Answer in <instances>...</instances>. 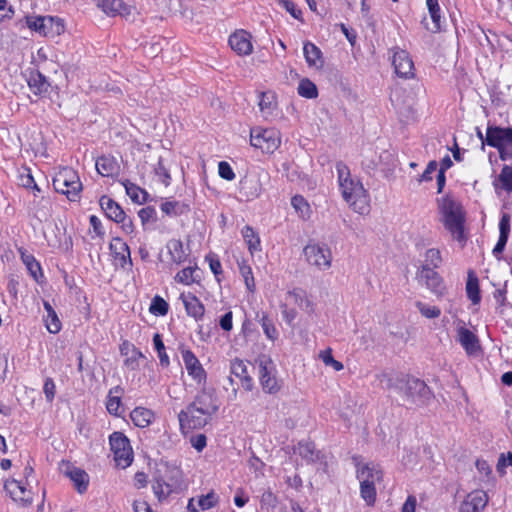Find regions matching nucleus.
Segmentation results:
<instances>
[{
	"instance_id": "1a4fd4ad",
	"label": "nucleus",
	"mask_w": 512,
	"mask_h": 512,
	"mask_svg": "<svg viewBox=\"0 0 512 512\" xmlns=\"http://www.w3.org/2000/svg\"><path fill=\"white\" fill-rule=\"evenodd\" d=\"M250 143L263 152L272 153L279 147L281 140L276 130L257 127L251 129Z\"/></svg>"
},
{
	"instance_id": "603ef678",
	"label": "nucleus",
	"mask_w": 512,
	"mask_h": 512,
	"mask_svg": "<svg viewBox=\"0 0 512 512\" xmlns=\"http://www.w3.org/2000/svg\"><path fill=\"white\" fill-rule=\"evenodd\" d=\"M238 266H239L240 274L244 278V282H245L247 289L250 292H254L255 281H254L251 267L246 263V261L239 262Z\"/></svg>"
},
{
	"instance_id": "de8ad7c7",
	"label": "nucleus",
	"mask_w": 512,
	"mask_h": 512,
	"mask_svg": "<svg viewBox=\"0 0 512 512\" xmlns=\"http://www.w3.org/2000/svg\"><path fill=\"white\" fill-rule=\"evenodd\" d=\"M360 495L361 498L366 502L368 506H373L376 502V488L369 482L367 478L364 481H360Z\"/></svg>"
},
{
	"instance_id": "13d9d810",
	"label": "nucleus",
	"mask_w": 512,
	"mask_h": 512,
	"mask_svg": "<svg viewBox=\"0 0 512 512\" xmlns=\"http://www.w3.org/2000/svg\"><path fill=\"white\" fill-rule=\"evenodd\" d=\"M416 307L422 316L428 319L438 318L441 314V310L436 306H429L421 301L416 302Z\"/></svg>"
},
{
	"instance_id": "37998d69",
	"label": "nucleus",
	"mask_w": 512,
	"mask_h": 512,
	"mask_svg": "<svg viewBox=\"0 0 512 512\" xmlns=\"http://www.w3.org/2000/svg\"><path fill=\"white\" fill-rule=\"evenodd\" d=\"M167 249L173 262L181 264L186 260V253L181 240L171 239L167 243Z\"/></svg>"
},
{
	"instance_id": "a18cd8bd",
	"label": "nucleus",
	"mask_w": 512,
	"mask_h": 512,
	"mask_svg": "<svg viewBox=\"0 0 512 512\" xmlns=\"http://www.w3.org/2000/svg\"><path fill=\"white\" fill-rule=\"evenodd\" d=\"M199 279L200 276L197 267H186L179 271L175 276V280L177 282L185 285H190L194 282H199Z\"/></svg>"
},
{
	"instance_id": "052dcab7",
	"label": "nucleus",
	"mask_w": 512,
	"mask_h": 512,
	"mask_svg": "<svg viewBox=\"0 0 512 512\" xmlns=\"http://www.w3.org/2000/svg\"><path fill=\"white\" fill-rule=\"evenodd\" d=\"M46 328L50 333L56 334L61 330V322L56 314H49L46 315Z\"/></svg>"
},
{
	"instance_id": "2f4dec72",
	"label": "nucleus",
	"mask_w": 512,
	"mask_h": 512,
	"mask_svg": "<svg viewBox=\"0 0 512 512\" xmlns=\"http://www.w3.org/2000/svg\"><path fill=\"white\" fill-rule=\"evenodd\" d=\"M258 106L263 117L270 118L277 108L276 95L271 91L260 92Z\"/></svg>"
},
{
	"instance_id": "423d86ee",
	"label": "nucleus",
	"mask_w": 512,
	"mask_h": 512,
	"mask_svg": "<svg viewBox=\"0 0 512 512\" xmlns=\"http://www.w3.org/2000/svg\"><path fill=\"white\" fill-rule=\"evenodd\" d=\"M29 29L34 32H64V19L58 16H26L20 29Z\"/></svg>"
},
{
	"instance_id": "58836bf2",
	"label": "nucleus",
	"mask_w": 512,
	"mask_h": 512,
	"mask_svg": "<svg viewBox=\"0 0 512 512\" xmlns=\"http://www.w3.org/2000/svg\"><path fill=\"white\" fill-rule=\"evenodd\" d=\"M123 389L120 386H116L110 389L108 399L106 403L107 411L115 416H119L121 413V394Z\"/></svg>"
},
{
	"instance_id": "0e129e2a",
	"label": "nucleus",
	"mask_w": 512,
	"mask_h": 512,
	"mask_svg": "<svg viewBox=\"0 0 512 512\" xmlns=\"http://www.w3.org/2000/svg\"><path fill=\"white\" fill-rule=\"evenodd\" d=\"M138 216L144 225L149 221H156V210L153 206H146L139 210Z\"/></svg>"
},
{
	"instance_id": "a19ab883",
	"label": "nucleus",
	"mask_w": 512,
	"mask_h": 512,
	"mask_svg": "<svg viewBox=\"0 0 512 512\" xmlns=\"http://www.w3.org/2000/svg\"><path fill=\"white\" fill-rule=\"evenodd\" d=\"M498 184H500V188L507 193L512 192V164L502 167L500 174L493 182L495 189L498 188Z\"/></svg>"
},
{
	"instance_id": "ea45409f",
	"label": "nucleus",
	"mask_w": 512,
	"mask_h": 512,
	"mask_svg": "<svg viewBox=\"0 0 512 512\" xmlns=\"http://www.w3.org/2000/svg\"><path fill=\"white\" fill-rule=\"evenodd\" d=\"M240 192L248 199H255L262 193V187L258 180L246 178L241 182Z\"/></svg>"
},
{
	"instance_id": "7ed1b4c3",
	"label": "nucleus",
	"mask_w": 512,
	"mask_h": 512,
	"mask_svg": "<svg viewBox=\"0 0 512 512\" xmlns=\"http://www.w3.org/2000/svg\"><path fill=\"white\" fill-rule=\"evenodd\" d=\"M438 208L444 227L457 241H464L465 213L461 204L451 196L446 195L438 200Z\"/></svg>"
},
{
	"instance_id": "f3484780",
	"label": "nucleus",
	"mask_w": 512,
	"mask_h": 512,
	"mask_svg": "<svg viewBox=\"0 0 512 512\" xmlns=\"http://www.w3.org/2000/svg\"><path fill=\"white\" fill-rule=\"evenodd\" d=\"M63 474L68 477L78 493L83 494L87 491L89 485V475L85 470L66 463L62 468Z\"/></svg>"
},
{
	"instance_id": "393cba45",
	"label": "nucleus",
	"mask_w": 512,
	"mask_h": 512,
	"mask_svg": "<svg viewBox=\"0 0 512 512\" xmlns=\"http://www.w3.org/2000/svg\"><path fill=\"white\" fill-rule=\"evenodd\" d=\"M99 205L108 219L114 222L123 220L124 210L112 198L106 195L101 196L99 199Z\"/></svg>"
},
{
	"instance_id": "ddd939ff",
	"label": "nucleus",
	"mask_w": 512,
	"mask_h": 512,
	"mask_svg": "<svg viewBox=\"0 0 512 512\" xmlns=\"http://www.w3.org/2000/svg\"><path fill=\"white\" fill-rule=\"evenodd\" d=\"M417 278L437 297H442L445 294L446 288L442 277L435 271V269L428 267V264H423L421 266L417 273Z\"/></svg>"
},
{
	"instance_id": "f8f14e48",
	"label": "nucleus",
	"mask_w": 512,
	"mask_h": 512,
	"mask_svg": "<svg viewBox=\"0 0 512 512\" xmlns=\"http://www.w3.org/2000/svg\"><path fill=\"white\" fill-rule=\"evenodd\" d=\"M259 364V382L265 393L276 394L280 390V385L275 376V365L268 357H260Z\"/></svg>"
},
{
	"instance_id": "09e8293b",
	"label": "nucleus",
	"mask_w": 512,
	"mask_h": 512,
	"mask_svg": "<svg viewBox=\"0 0 512 512\" xmlns=\"http://www.w3.org/2000/svg\"><path fill=\"white\" fill-rule=\"evenodd\" d=\"M152 489L159 501L167 498L173 491L172 486L160 478L155 479Z\"/></svg>"
},
{
	"instance_id": "a878e982",
	"label": "nucleus",
	"mask_w": 512,
	"mask_h": 512,
	"mask_svg": "<svg viewBox=\"0 0 512 512\" xmlns=\"http://www.w3.org/2000/svg\"><path fill=\"white\" fill-rule=\"evenodd\" d=\"M356 475L359 481H364L367 478L369 482H372V485L383 479V471L380 466L373 463L357 465Z\"/></svg>"
},
{
	"instance_id": "864d4df0",
	"label": "nucleus",
	"mask_w": 512,
	"mask_h": 512,
	"mask_svg": "<svg viewBox=\"0 0 512 512\" xmlns=\"http://www.w3.org/2000/svg\"><path fill=\"white\" fill-rule=\"evenodd\" d=\"M169 305L160 296H155L152 299L149 311L156 316H165L168 313Z\"/></svg>"
},
{
	"instance_id": "c9c22d12",
	"label": "nucleus",
	"mask_w": 512,
	"mask_h": 512,
	"mask_svg": "<svg viewBox=\"0 0 512 512\" xmlns=\"http://www.w3.org/2000/svg\"><path fill=\"white\" fill-rule=\"evenodd\" d=\"M466 294L473 304H479L481 301V294L479 288V280L473 270L468 271L466 282Z\"/></svg>"
},
{
	"instance_id": "680f3d73",
	"label": "nucleus",
	"mask_w": 512,
	"mask_h": 512,
	"mask_svg": "<svg viewBox=\"0 0 512 512\" xmlns=\"http://www.w3.org/2000/svg\"><path fill=\"white\" fill-rule=\"evenodd\" d=\"M219 176L225 180L232 181L235 179V173L231 165L226 161H221L218 164Z\"/></svg>"
},
{
	"instance_id": "dca6fc26",
	"label": "nucleus",
	"mask_w": 512,
	"mask_h": 512,
	"mask_svg": "<svg viewBox=\"0 0 512 512\" xmlns=\"http://www.w3.org/2000/svg\"><path fill=\"white\" fill-rule=\"evenodd\" d=\"M109 248L117 266L122 269H126L127 266L129 268L132 267L129 246L122 238L114 237L110 242Z\"/></svg>"
},
{
	"instance_id": "0eeeda50",
	"label": "nucleus",
	"mask_w": 512,
	"mask_h": 512,
	"mask_svg": "<svg viewBox=\"0 0 512 512\" xmlns=\"http://www.w3.org/2000/svg\"><path fill=\"white\" fill-rule=\"evenodd\" d=\"M111 451L118 466L126 468L133 461L129 439L122 432H113L109 437Z\"/></svg>"
},
{
	"instance_id": "72a5a7b5",
	"label": "nucleus",
	"mask_w": 512,
	"mask_h": 512,
	"mask_svg": "<svg viewBox=\"0 0 512 512\" xmlns=\"http://www.w3.org/2000/svg\"><path fill=\"white\" fill-rule=\"evenodd\" d=\"M458 340L465 351L469 354H472L479 349L477 336L465 327H460L458 329Z\"/></svg>"
},
{
	"instance_id": "49530a36",
	"label": "nucleus",
	"mask_w": 512,
	"mask_h": 512,
	"mask_svg": "<svg viewBox=\"0 0 512 512\" xmlns=\"http://www.w3.org/2000/svg\"><path fill=\"white\" fill-rule=\"evenodd\" d=\"M297 92L301 97L307 99H315L318 96L317 86L308 78H303L300 80Z\"/></svg>"
},
{
	"instance_id": "9d476101",
	"label": "nucleus",
	"mask_w": 512,
	"mask_h": 512,
	"mask_svg": "<svg viewBox=\"0 0 512 512\" xmlns=\"http://www.w3.org/2000/svg\"><path fill=\"white\" fill-rule=\"evenodd\" d=\"M303 253L307 262L319 270H326L331 267L332 253L326 244L309 243L304 247Z\"/></svg>"
},
{
	"instance_id": "5fc2aeb1",
	"label": "nucleus",
	"mask_w": 512,
	"mask_h": 512,
	"mask_svg": "<svg viewBox=\"0 0 512 512\" xmlns=\"http://www.w3.org/2000/svg\"><path fill=\"white\" fill-rule=\"evenodd\" d=\"M155 175L158 176L159 180L167 187L171 184V175L168 167L164 164L163 158H159L155 169Z\"/></svg>"
},
{
	"instance_id": "5701e85b",
	"label": "nucleus",
	"mask_w": 512,
	"mask_h": 512,
	"mask_svg": "<svg viewBox=\"0 0 512 512\" xmlns=\"http://www.w3.org/2000/svg\"><path fill=\"white\" fill-rule=\"evenodd\" d=\"M18 253L23 264L26 266L31 277L38 283L44 278V274L42 272V268L40 263L36 260V258L27 252V250L23 247L18 248Z\"/></svg>"
},
{
	"instance_id": "7c9ffc66",
	"label": "nucleus",
	"mask_w": 512,
	"mask_h": 512,
	"mask_svg": "<svg viewBox=\"0 0 512 512\" xmlns=\"http://www.w3.org/2000/svg\"><path fill=\"white\" fill-rule=\"evenodd\" d=\"M294 452L308 463H314L320 459V451L316 449L313 442L308 440L299 441Z\"/></svg>"
},
{
	"instance_id": "bf43d9fd",
	"label": "nucleus",
	"mask_w": 512,
	"mask_h": 512,
	"mask_svg": "<svg viewBox=\"0 0 512 512\" xmlns=\"http://www.w3.org/2000/svg\"><path fill=\"white\" fill-rule=\"evenodd\" d=\"M425 264L433 269L438 268L442 262L441 253L438 249L431 248L425 253Z\"/></svg>"
},
{
	"instance_id": "e2e57ef3",
	"label": "nucleus",
	"mask_w": 512,
	"mask_h": 512,
	"mask_svg": "<svg viewBox=\"0 0 512 512\" xmlns=\"http://www.w3.org/2000/svg\"><path fill=\"white\" fill-rule=\"evenodd\" d=\"M43 392L45 394L46 401L51 403L54 400L56 394V385L54 380L50 377H47L44 381Z\"/></svg>"
},
{
	"instance_id": "bb28decb",
	"label": "nucleus",
	"mask_w": 512,
	"mask_h": 512,
	"mask_svg": "<svg viewBox=\"0 0 512 512\" xmlns=\"http://www.w3.org/2000/svg\"><path fill=\"white\" fill-rule=\"evenodd\" d=\"M180 298L183 301L187 314L195 320H200L204 316L205 308L202 302L193 294H181Z\"/></svg>"
},
{
	"instance_id": "c756f323",
	"label": "nucleus",
	"mask_w": 512,
	"mask_h": 512,
	"mask_svg": "<svg viewBox=\"0 0 512 512\" xmlns=\"http://www.w3.org/2000/svg\"><path fill=\"white\" fill-rule=\"evenodd\" d=\"M97 172L103 177H113L118 173L119 165L113 156H100L96 163Z\"/></svg>"
},
{
	"instance_id": "e433bc0d",
	"label": "nucleus",
	"mask_w": 512,
	"mask_h": 512,
	"mask_svg": "<svg viewBox=\"0 0 512 512\" xmlns=\"http://www.w3.org/2000/svg\"><path fill=\"white\" fill-rule=\"evenodd\" d=\"M130 418L135 426L140 428L148 427L154 419V413L152 410L136 407L131 413Z\"/></svg>"
},
{
	"instance_id": "aec40b11",
	"label": "nucleus",
	"mask_w": 512,
	"mask_h": 512,
	"mask_svg": "<svg viewBox=\"0 0 512 512\" xmlns=\"http://www.w3.org/2000/svg\"><path fill=\"white\" fill-rule=\"evenodd\" d=\"M119 350L121 355L127 357L124 361V365L130 370L138 369V360L143 357L142 352L128 340L122 341Z\"/></svg>"
},
{
	"instance_id": "69168bd1",
	"label": "nucleus",
	"mask_w": 512,
	"mask_h": 512,
	"mask_svg": "<svg viewBox=\"0 0 512 512\" xmlns=\"http://www.w3.org/2000/svg\"><path fill=\"white\" fill-rule=\"evenodd\" d=\"M510 221L511 216L508 213H502L500 221H499V235L503 237H508L510 234Z\"/></svg>"
},
{
	"instance_id": "4468645a",
	"label": "nucleus",
	"mask_w": 512,
	"mask_h": 512,
	"mask_svg": "<svg viewBox=\"0 0 512 512\" xmlns=\"http://www.w3.org/2000/svg\"><path fill=\"white\" fill-rule=\"evenodd\" d=\"M392 65L397 76L404 79L414 76V63L406 50L393 48Z\"/></svg>"
},
{
	"instance_id": "20e7f679",
	"label": "nucleus",
	"mask_w": 512,
	"mask_h": 512,
	"mask_svg": "<svg viewBox=\"0 0 512 512\" xmlns=\"http://www.w3.org/2000/svg\"><path fill=\"white\" fill-rule=\"evenodd\" d=\"M485 141L488 146L497 149L500 160L512 159V127L488 125Z\"/></svg>"
},
{
	"instance_id": "f704fd0d",
	"label": "nucleus",
	"mask_w": 512,
	"mask_h": 512,
	"mask_svg": "<svg viewBox=\"0 0 512 512\" xmlns=\"http://www.w3.org/2000/svg\"><path fill=\"white\" fill-rule=\"evenodd\" d=\"M287 295L292 298L294 303L302 310H305L307 313L314 312V303L308 298L305 290L294 288L288 291Z\"/></svg>"
},
{
	"instance_id": "b1692460",
	"label": "nucleus",
	"mask_w": 512,
	"mask_h": 512,
	"mask_svg": "<svg viewBox=\"0 0 512 512\" xmlns=\"http://www.w3.org/2000/svg\"><path fill=\"white\" fill-rule=\"evenodd\" d=\"M231 374L240 379L242 387L246 391L253 389L254 383L252 377L248 374L247 365L243 360L235 358L230 364Z\"/></svg>"
},
{
	"instance_id": "cd10ccee",
	"label": "nucleus",
	"mask_w": 512,
	"mask_h": 512,
	"mask_svg": "<svg viewBox=\"0 0 512 512\" xmlns=\"http://www.w3.org/2000/svg\"><path fill=\"white\" fill-rule=\"evenodd\" d=\"M29 88L36 95L43 96L49 92L51 86L46 76L40 71H31L27 80Z\"/></svg>"
},
{
	"instance_id": "774afa93",
	"label": "nucleus",
	"mask_w": 512,
	"mask_h": 512,
	"mask_svg": "<svg viewBox=\"0 0 512 512\" xmlns=\"http://www.w3.org/2000/svg\"><path fill=\"white\" fill-rule=\"evenodd\" d=\"M206 260L209 262L210 269L216 277L222 273L221 262L215 254H208Z\"/></svg>"
},
{
	"instance_id": "f03ea898",
	"label": "nucleus",
	"mask_w": 512,
	"mask_h": 512,
	"mask_svg": "<svg viewBox=\"0 0 512 512\" xmlns=\"http://www.w3.org/2000/svg\"><path fill=\"white\" fill-rule=\"evenodd\" d=\"M339 187L344 200L359 213H363L368 206V194L362 183L351 178L348 166L343 162L336 164Z\"/></svg>"
},
{
	"instance_id": "4c0bfd02",
	"label": "nucleus",
	"mask_w": 512,
	"mask_h": 512,
	"mask_svg": "<svg viewBox=\"0 0 512 512\" xmlns=\"http://www.w3.org/2000/svg\"><path fill=\"white\" fill-rule=\"evenodd\" d=\"M50 200L48 198L42 197L40 200H34L30 206L29 211L33 214V216L38 219L40 222L46 221L49 217V209H50Z\"/></svg>"
},
{
	"instance_id": "4be33fe9",
	"label": "nucleus",
	"mask_w": 512,
	"mask_h": 512,
	"mask_svg": "<svg viewBox=\"0 0 512 512\" xmlns=\"http://www.w3.org/2000/svg\"><path fill=\"white\" fill-rule=\"evenodd\" d=\"M98 7L110 16L128 17L131 14V7L122 0H98Z\"/></svg>"
},
{
	"instance_id": "9b49d317",
	"label": "nucleus",
	"mask_w": 512,
	"mask_h": 512,
	"mask_svg": "<svg viewBox=\"0 0 512 512\" xmlns=\"http://www.w3.org/2000/svg\"><path fill=\"white\" fill-rule=\"evenodd\" d=\"M192 408L200 410V414L214 416L219 410V400L213 388L205 385L197 392L194 400L188 404Z\"/></svg>"
},
{
	"instance_id": "39448f33",
	"label": "nucleus",
	"mask_w": 512,
	"mask_h": 512,
	"mask_svg": "<svg viewBox=\"0 0 512 512\" xmlns=\"http://www.w3.org/2000/svg\"><path fill=\"white\" fill-rule=\"evenodd\" d=\"M53 187L56 192L66 195L70 201L79 199L82 183L75 170L63 168L53 178Z\"/></svg>"
},
{
	"instance_id": "412c9836",
	"label": "nucleus",
	"mask_w": 512,
	"mask_h": 512,
	"mask_svg": "<svg viewBox=\"0 0 512 512\" xmlns=\"http://www.w3.org/2000/svg\"><path fill=\"white\" fill-rule=\"evenodd\" d=\"M228 44L238 55H249L253 51L251 34H230Z\"/></svg>"
},
{
	"instance_id": "c03bdc74",
	"label": "nucleus",
	"mask_w": 512,
	"mask_h": 512,
	"mask_svg": "<svg viewBox=\"0 0 512 512\" xmlns=\"http://www.w3.org/2000/svg\"><path fill=\"white\" fill-rule=\"evenodd\" d=\"M123 185L125 187L127 195L131 198L133 202L143 204L147 201L148 193L145 190L141 189L139 186L129 181H125Z\"/></svg>"
},
{
	"instance_id": "6ab92c4d",
	"label": "nucleus",
	"mask_w": 512,
	"mask_h": 512,
	"mask_svg": "<svg viewBox=\"0 0 512 512\" xmlns=\"http://www.w3.org/2000/svg\"><path fill=\"white\" fill-rule=\"evenodd\" d=\"M4 489L15 502H19L22 506L31 504V492L27 491L20 481L15 479L7 480L4 484Z\"/></svg>"
},
{
	"instance_id": "a211bd4d",
	"label": "nucleus",
	"mask_w": 512,
	"mask_h": 512,
	"mask_svg": "<svg viewBox=\"0 0 512 512\" xmlns=\"http://www.w3.org/2000/svg\"><path fill=\"white\" fill-rule=\"evenodd\" d=\"M488 503V496L482 490L469 493L460 505L459 512H482Z\"/></svg>"
},
{
	"instance_id": "338daca9",
	"label": "nucleus",
	"mask_w": 512,
	"mask_h": 512,
	"mask_svg": "<svg viewBox=\"0 0 512 512\" xmlns=\"http://www.w3.org/2000/svg\"><path fill=\"white\" fill-rule=\"evenodd\" d=\"M291 205L296 211L301 212L302 214H304L305 211L309 210V205L307 201L301 195L293 196L291 199Z\"/></svg>"
},
{
	"instance_id": "4d7b16f0",
	"label": "nucleus",
	"mask_w": 512,
	"mask_h": 512,
	"mask_svg": "<svg viewBox=\"0 0 512 512\" xmlns=\"http://www.w3.org/2000/svg\"><path fill=\"white\" fill-rule=\"evenodd\" d=\"M219 501L218 496L214 491H210L206 495H201L198 499V506L201 510H208L217 505Z\"/></svg>"
},
{
	"instance_id": "2eb2a0df",
	"label": "nucleus",
	"mask_w": 512,
	"mask_h": 512,
	"mask_svg": "<svg viewBox=\"0 0 512 512\" xmlns=\"http://www.w3.org/2000/svg\"><path fill=\"white\" fill-rule=\"evenodd\" d=\"M181 354L188 375L191 376L198 385H206L207 373L195 354L189 349H183Z\"/></svg>"
},
{
	"instance_id": "79ce46f5",
	"label": "nucleus",
	"mask_w": 512,
	"mask_h": 512,
	"mask_svg": "<svg viewBox=\"0 0 512 512\" xmlns=\"http://www.w3.org/2000/svg\"><path fill=\"white\" fill-rule=\"evenodd\" d=\"M241 233L251 254L261 250L260 238L251 226H244Z\"/></svg>"
},
{
	"instance_id": "8fccbe9b",
	"label": "nucleus",
	"mask_w": 512,
	"mask_h": 512,
	"mask_svg": "<svg viewBox=\"0 0 512 512\" xmlns=\"http://www.w3.org/2000/svg\"><path fill=\"white\" fill-rule=\"evenodd\" d=\"M153 344L154 348L158 353V357L160 360V364L163 367H168L170 364L169 357L166 353L165 346L162 340V337L159 333L154 334L153 336Z\"/></svg>"
},
{
	"instance_id": "473e14b6",
	"label": "nucleus",
	"mask_w": 512,
	"mask_h": 512,
	"mask_svg": "<svg viewBox=\"0 0 512 512\" xmlns=\"http://www.w3.org/2000/svg\"><path fill=\"white\" fill-rule=\"evenodd\" d=\"M303 53L309 67H315L317 69L323 67L324 60L322 52L315 44L305 42L303 46Z\"/></svg>"
},
{
	"instance_id": "6e6d98bb",
	"label": "nucleus",
	"mask_w": 512,
	"mask_h": 512,
	"mask_svg": "<svg viewBox=\"0 0 512 512\" xmlns=\"http://www.w3.org/2000/svg\"><path fill=\"white\" fill-rule=\"evenodd\" d=\"M319 358L326 366H331L335 371H341L344 368L340 361L334 359L331 348L320 351Z\"/></svg>"
},
{
	"instance_id": "6e6552de",
	"label": "nucleus",
	"mask_w": 512,
	"mask_h": 512,
	"mask_svg": "<svg viewBox=\"0 0 512 512\" xmlns=\"http://www.w3.org/2000/svg\"><path fill=\"white\" fill-rule=\"evenodd\" d=\"M212 419L213 416L200 414V410L192 408L189 405H187L186 408L181 410L178 414L179 425L182 433L202 429L208 425Z\"/></svg>"
},
{
	"instance_id": "3c124183",
	"label": "nucleus",
	"mask_w": 512,
	"mask_h": 512,
	"mask_svg": "<svg viewBox=\"0 0 512 512\" xmlns=\"http://www.w3.org/2000/svg\"><path fill=\"white\" fill-rule=\"evenodd\" d=\"M260 323L263 329L264 334L270 340H275L278 337V331L273 323V321L269 318L266 313H262L260 318Z\"/></svg>"
},
{
	"instance_id": "f257e3e1",
	"label": "nucleus",
	"mask_w": 512,
	"mask_h": 512,
	"mask_svg": "<svg viewBox=\"0 0 512 512\" xmlns=\"http://www.w3.org/2000/svg\"><path fill=\"white\" fill-rule=\"evenodd\" d=\"M387 378V388L394 389L403 395L405 400L416 406H425L434 398V394L427 384L414 376L399 374Z\"/></svg>"
},
{
	"instance_id": "c85d7f7f",
	"label": "nucleus",
	"mask_w": 512,
	"mask_h": 512,
	"mask_svg": "<svg viewBox=\"0 0 512 512\" xmlns=\"http://www.w3.org/2000/svg\"><path fill=\"white\" fill-rule=\"evenodd\" d=\"M161 211L169 217L187 215L191 211L190 203L186 201L166 200L160 205Z\"/></svg>"
}]
</instances>
